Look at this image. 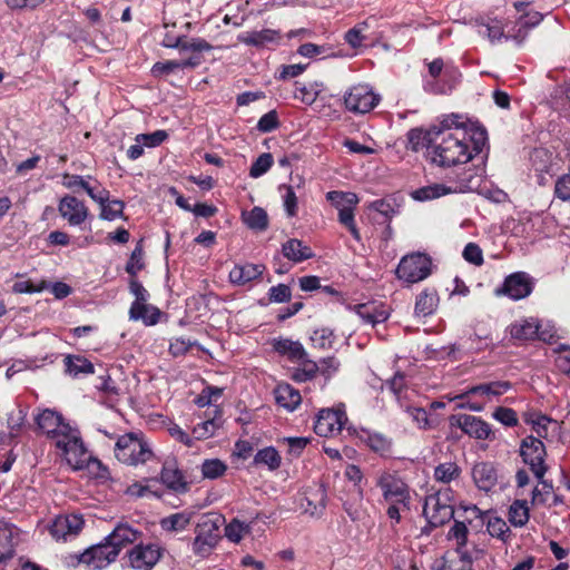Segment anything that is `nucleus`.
I'll list each match as a JSON object with an SVG mask.
<instances>
[{
  "label": "nucleus",
  "mask_w": 570,
  "mask_h": 570,
  "mask_svg": "<svg viewBox=\"0 0 570 570\" xmlns=\"http://www.w3.org/2000/svg\"><path fill=\"white\" fill-rule=\"evenodd\" d=\"M509 520L515 527L524 525L529 520V509L525 501H514L509 510Z\"/></svg>",
  "instance_id": "obj_46"
},
{
  "label": "nucleus",
  "mask_w": 570,
  "mask_h": 570,
  "mask_svg": "<svg viewBox=\"0 0 570 570\" xmlns=\"http://www.w3.org/2000/svg\"><path fill=\"white\" fill-rule=\"evenodd\" d=\"M164 552L165 549L158 543H138L127 552V566L134 570H151Z\"/></svg>",
  "instance_id": "obj_9"
},
{
  "label": "nucleus",
  "mask_w": 570,
  "mask_h": 570,
  "mask_svg": "<svg viewBox=\"0 0 570 570\" xmlns=\"http://www.w3.org/2000/svg\"><path fill=\"white\" fill-rule=\"evenodd\" d=\"M461 119L462 116L452 114L428 130L411 129L407 134L409 148L416 153L424 150L425 159L440 168L469 163L487 147L488 132L484 127L465 125Z\"/></svg>",
  "instance_id": "obj_1"
},
{
  "label": "nucleus",
  "mask_w": 570,
  "mask_h": 570,
  "mask_svg": "<svg viewBox=\"0 0 570 570\" xmlns=\"http://www.w3.org/2000/svg\"><path fill=\"white\" fill-rule=\"evenodd\" d=\"M264 271L265 266L263 264L246 263L235 265L229 272V279L234 284L245 285L246 283L261 277Z\"/></svg>",
  "instance_id": "obj_23"
},
{
  "label": "nucleus",
  "mask_w": 570,
  "mask_h": 570,
  "mask_svg": "<svg viewBox=\"0 0 570 570\" xmlns=\"http://www.w3.org/2000/svg\"><path fill=\"white\" fill-rule=\"evenodd\" d=\"M142 535V532L132 528L127 523H119L114 531L106 537V540L110 542V544L117 549V553L121 551L128 544H132L139 540Z\"/></svg>",
  "instance_id": "obj_22"
},
{
  "label": "nucleus",
  "mask_w": 570,
  "mask_h": 570,
  "mask_svg": "<svg viewBox=\"0 0 570 570\" xmlns=\"http://www.w3.org/2000/svg\"><path fill=\"white\" fill-rule=\"evenodd\" d=\"M487 529L490 535L499 538L502 541H505L510 533L508 524L501 518L489 519Z\"/></svg>",
  "instance_id": "obj_55"
},
{
  "label": "nucleus",
  "mask_w": 570,
  "mask_h": 570,
  "mask_svg": "<svg viewBox=\"0 0 570 570\" xmlns=\"http://www.w3.org/2000/svg\"><path fill=\"white\" fill-rule=\"evenodd\" d=\"M556 366L563 373H570V346L561 345L558 348Z\"/></svg>",
  "instance_id": "obj_64"
},
{
  "label": "nucleus",
  "mask_w": 570,
  "mask_h": 570,
  "mask_svg": "<svg viewBox=\"0 0 570 570\" xmlns=\"http://www.w3.org/2000/svg\"><path fill=\"white\" fill-rule=\"evenodd\" d=\"M193 517V511L184 510L161 519L160 527L163 530L169 532L184 531L189 525Z\"/></svg>",
  "instance_id": "obj_35"
},
{
  "label": "nucleus",
  "mask_w": 570,
  "mask_h": 570,
  "mask_svg": "<svg viewBox=\"0 0 570 570\" xmlns=\"http://www.w3.org/2000/svg\"><path fill=\"white\" fill-rule=\"evenodd\" d=\"M472 476L480 490L489 491L497 483V472L489 462H479L472 469Z\"/></svg>",
  "instance_id": "obj_26"
},
{
  "label": "nucleus",
  "mask_w": 570,
  "mask_h": 570,
  "mask_svg": "<svg viewBox=\"0 0 570 570\" xmlns=\"http://www.w3.org/2000/svg\"><path fill=\"white\" fill-rule=\"evenodd\" d=\"M281 455L273 446H267L259 450L254 456V464L265 465L269 470H276L281 465Z\"/></svg>",
  "instance_id": "obj_41"
},
{
  "label": "nucleus",
  "mask_w": 570,
  "mask_h": 570,
  "mask_svg": "<svg viewBox=\"0 0 570 570\" xmlns=\"http://www.w3.org/2000/svg\"><path fill=\"white\" fill-rule=\"evenodd\" d=\"M89 180H92L91 176L83 177L80 175L70 174H65L62 176V185L66 188L73 191L83 189L94 202L101 203L104 199H106L105 188L100 187L99 184H97V186H91Z\"/></svg>",
  "instance_id": "obj_18"
},
{
  "label": "nucleus",
  "mask_w": 570,
  "mask_h": 570,
  "mask_svg": "<svg viewBox=\"0 0 570 570\" xmlns=\"http://www.w3.org/2000/svg\"><path fill=\"white\" fill-rule=\"evenodd\" d=\"M455 421L458 426L472 438L488 440L492 435L491 426L480 417L461 414L455 417Z\"/></svg>",
  "instance_id": "obj_20"
},
{
  "label": "nucleus",
  "mask_w": 570,
  "mask_h": 570,
  "mask_svg": "<svg viewBox=\"0 0 570 570\" xmlns=\"http://www.w3.org/2000/svg\"><path fill=\"white\" fill-rule=\"evenodd\" d=\"M27 411L20 405H13L8 412L7 426L10 431V436L16 438L24 424Z\"/></svg>",
  "instance_id": "obj_42"
},
{
  "label": "nucleus",
  "mask_w": 570,
  "mask_h": 570,
  "mask_svg": "<svg viewBox=\"0 0 570 570\" xmlns=\"http://www.w3.org/2000/svg\"><path fill=\"white\" fill-rule=\"evenodd\" d=\"M520 452L524 463L530 466L531 471L543 484V488L551 490L552 487L543 480L547 472L544 464L546 446L543 442L539 438L527 436L521 443Z\"/></svg>",
  "instance_id": "obj_7"
},
{
  "label": "nucleus",
  "mask_w": 570,
  "mask_h": 570,
  "mask_svg": "<svg viewBox=\"0 0 570 570\" xmlns=\"http://www.w3.org/2000/svg\"><path fill=\"white\" fill-rule=\"evenodd\" d=\"M281 32L274 29L253 30L239 33L237 40L256 48H269L281 41Z\"/></svg>",
  "instance_id": "obj_19"
},
{
  "label": "nucleus",
  "mask_w": 570,
  "mask_h": 570,
  "mask_svg": "<svg viewBox=\"0 0 570 570\" xmlns=\"http://www.w3.org/2000/svg\"><path fill=\"white\" fill-rule=\"evenodd\" d=\"M200 63L202 58L199 56H190L184 60L159 61L153 66L151 72L154 76L158 77L164 73H173L176 70L193 69L198 67Z\"/></svg>",
  "instance_id": "obj_24"
},
{
  "label": "nucleus",
  "mask_w": 570,
  "mask_h": 570,
  "mask_svg": "<svg viewBox=\"0 0 570 570\" xmlns=\"http://www.w3.org/2000/svg\"><path fill=\"white\" fill-rule=\"evenodd\" d=\"M167 138V131L156 130L151 134L137 135L136 142L142 144L145 147L153 148L161 145Z\"/></svg>",
  "instance_id": "obj_56"
},
{
  "label": "nucleus",
  "mask_w": 570,
  "mask_h": 570,
  "mask_svg": "<svg viewBox=\"0 0 570 570\" xmlns=\"http://www.w3.org/2000/svg\"><path fill=\"white\" fill-rule=\"evenodd\" d=\"M273 347L277 353L286 355L291 361H303L307 356L303 345L289 338L274 340Z\"/></svg>",
  "instance_id": "obj_30"
},
{
  "label": "nucleus",
  "mask_w": 570,
  "mask_h": 570,
  "mask_svg": "<svg viewBox=\"0 0 570 570\" xmlns=\"http://www.w3.org/2000/svg\"><path fill=\"white\" fill-rule=\"evenodd\" d=\"M529 30L524 26V22L520 18L512 23L505 31V40H511L515 45L521 46L529 35Z\"/></svg>",
  "instance_id": "obj_50"
},
{
  "label": "nucleus",
  "mask_w": 570,
  "mask_h": 570,
  "mask_svg": "<svg viewBox=\"0 0 570 570\" xmlns=\"http://www.w3.org/2000/svg\"><path fill=\"white\" fill-rule=\"evenodd\" d=\"M352 309L365 324H371L372 326L385 322L390 316L389 309L379 302L357 304Z\"/></svg>",
  "instance_id": "obj_21"
},
{
  "label": "nucleus",
  "mask_w": 570,
  "mask_h": 570,
  "mask_svg": "<svg viewBox=\"0 0 570 570\" xmlns=\"http://www.w3.org/2000/svg\"><path fill=\"white\" fill-rule=\"evenodd\" d=\"M380 101V96L367 85H356L344 96L345 107L355 114L371 111Z\"/></svg>",
  "instance_id": "obj_11"
},
{
  "label": "nucleus",
  "mask_w": 570,
  "mask_h": 570,
  "mask_svg": "<svg viewBox=\"0 0 570 570\" xmlns=\"http://www.w3.org/2000/svg\"><path fill=\"white\" fill-rule=\"evenodd\" d=\"M463 257L466 262L480 266L483 264L482 249L474 243H469L463 250Z\"/></svg>",
  "instance_id": "obj_63"
},
{
  "label": "nucleus",
  "mask_w": 570,
  "mask_h": 570,
  "mask_svg": "<svg viewBox=\"0 0 570 570\" xmlns=\"http://www.w3.org/2000/svg\"><path fill=\"white\" fill-rule=\"evenodd\" d=\"M431 258L423 253L404 256L396 268L399 279L414 284L425 279L431 274Z\"/></svg>",
  "instance_id": "obj_6"
},
{
  "label": "nucleus",
  "mask_w": 570,
  "mask_h": 570,
  "mask_svg": "<svg viewBox=\"0 0 570 570\" xmlns=\"http://www.w3.org/2000/svg\"><path fill=\"white\" fill-rule=\"evenodd\" d=\"M226 469L227 465L218 459L205 460L202 464L203 476L207 479H217L222 476Z\"/></svg>",
  "instance_id": "obj_49"
},
{
  "label": "nucleus",
  "mask_w": 570,
  "mask_h": 570,
  "mask_svg": "<svg viewBox=\"0 0 570 570\" xmlns=\"http://www.w3.org/2000/svg\"><path fill=\"white\" fill-rule=\"evenodd\" d=\"M38 428L55 441L57 449L70 466L82 469L89 460V454L77 429L66 423L62 416L51 410L42 411L36 419Z\"/></svg>",
  "instance_id": "obj_2"
},
{
  "label": "nucleus",
  "mask_w": 570,
  "mask_h": 570,
  "mask_svg": "<svg viewBox=\"0 0 570 570\" xmlns=\"http://www.w3.org/2000/svg\"><path fill=\"white\" fill-rule=\"evenodd\" d=\"M461 474V469L454 462H445L439 464L434 469V478L439 482L450 483L453 480H456Z\"/></svg>",
  "instance_id": "obj_43"
},
{
  "label": "nucleus",
  "mask_w": 570,
  "mask_h": 570,
  "mask_svg": "<svg viewBox=\"0 0 570 570\" xmlns=\"http://www.w3.org/2000/svg\"><path fill=\"white\" fill-rule=\"evenodd\" d=\"M423 514L428 522L436 528L449 522L454 514V509L446 492H438L426 497Z\"/></svg>",
  "instance_id": "obj_8"
},
{
  "label": "nucleus",
  "mask_w": 570,
  "mask_h": 570,
  "mask_svg": "<svg viewBox=\"0 0 570 570\" xmlns=\"http://www.w3.org/2000/svg\"><path fill=\"white\" fill-rule=\"evenodd\" d=\"M539 324L535 320H521L511 324L510 334L519 341H530L538 336Z\"/></svg>",
  "instance_id": "obj_33"
},
{
  "label": "nucleus",
  "mask_w": 570,
  "mask_h": 570,
  "mask_svg": "<svg viewBox=\"0 0 570 570\" xmlns=\"http://www.w3.org/2000/svg\"><path fill=\"white\" fill-rule=\"evenodd\" d=\"M311 341L315 347L322 350L331 348L334 342V334L330 328H318L313 332Z\"/></svg>",
  "instance_id": "obj_52"
},
{
  "label": "nucleus",
  "mask_w": 570,
  "mask_h": 570,
  "mask_svg": "<svg viewBox=\"0 0 570 570\" xmlns=\"http://www.w3.org/2000/svg\"><path fill=\"white\" fill-rule=\"evenodd\" d=\"M283 255L294 264L314 256L312 248L297 238H291L282 245Z\"/></svg>",
  "instance_id": "obj_25"
},
{
  "label": "nucleus",
  "mask_w": 570,
  "mask_h": 570,
  "mask_svg": "<svg viewBox=\"0 0 570 570\" xmlns=\"http://www.w3.org/2000/svg\"><path fill=\"white\" fill-rule=\"evenodd\" d=\"M160 479L167 488L176 492H185L187 490V482L184 480V475L175 462H166L164 464Z\"/></svg>",
  "instance_id": "obj_28"
},
{
  "label": "nucleus",
  "mask_w": 570,
  "mask_h": 570,
  "mask_svg": "<svg viewBox=\"0 0 570 570\" xmlns=\"http://www.w3.org/2000/svg\"><path fill=\"white\" fill-rule=\"evenodd\" d=\"M250 530L249 523L233 519L225 528V535L232 542L238 543Z\"/></svg>",
  "instance_id": "obj_44"
},
{
  "label": "nucleus",
  "mask_w": 570,
  "mask_h": 570,
  "mask_svg": "<svg viewBox=\"0 0 570 570\" xmlns=\"http://www.w3.org/2000/svg\"><path fill=\"white\" fill-rule=\"evenodd\" d=\"M292 297L291 287L286 284L272 286L268 291V299L272 303H286Z\"/></svg>",
  "instance_id": "obj_57"
},
{
  "label": "nucleus",
  "mask_w": 570,
  "mask_h": 570,
  "mask_svg": "<svg viewBox=\"0 0 570 570\" xmlns=\"http://www.w3.org/2000/svg\"><path fill=\"white\" fill-rule=\"evenodd\" d=\"M525 421L533 425V429L537 432L539 438H547L549 426L556 425V422H553L552 420L548 419L547 416L540 415V414H529L525 417Z\"/></svg>",
  "instance_id": "obj_51"
},
{
  "label": "nucleus",
  "mask_w": 570,
  "mask_h": 570,
  "mask_svg": "<svg viewBox=\"0 0 570 570\" xmlns=\"http://www.w3.org/2000/svg\"><path fill=\"white\" fill-rule=\"evenodd\" d=\"M58 212L71 226L81 225L89 215L85 203L71 195H66L60 199Z\"/></svg>",
  "instance_id": "obj_15"
},
{
  "label": "nucleus",
  "mask_w": 570,
  "mask_h": 570,
  "mask_svg": "<svg viewBox=\"0 0 570 570\" xmlns=\"http://www.w3.org/2000/svg\"><path fill=\"white\" fill-rule=\"evenodd\" d=\"M47 288V283L42 281L40 284H33L31 281H19L12 286V291L17 294L39 293Z\"/></svg>",
  "instance_id": "obj_60"
},
{
  "label": "nucleus",
  "mask_w": 570,
  "mask_h": 570,
  "mask_svg": "<svg viewBox=\"0 0 570 570\" xmlns=\"http://www.w3.org/2000/svg\"><path fill=\"white\" fill-rule=\"evenodd\" d=\"M273 165V156L269 153L262 154L252 165L249 169V176L253 178H258Z\"/></svg>",
  "instance_id": "obj_53"
},
{
  "label": "nucleus",
  "mask_w": 570,
  "mask_h": 570,
  "mask_svg": "<svg viewBox=\"0 0 570 570\" xmlns=\"http://www.w3.org/2000/svg\"><path fill=\"white\" fill-rule=\"evenodd\" d=\"M160 311L148 304V302L138 306H130L129 318L131 321H142L145 325H155L158 323Z\"/></svg>",
  "instance_id": "obj_36"
},
{
  "label": "nucleus",
  "mask_w": 570,
  "mask_h": 570,
  "mask_svg": "<svg viewBox=\"0 0 570 570\" xmlns=\"http://www.w3.org/2000/svg\"><path fill=\"white\" fill-rule=\"evenodd\" d=\"M115 455L124 464L136 466L150 461L154 452L142 434L131 432L118 438Z\"/></svg>",
  "instance_id": "obj_3"
},
{
  "label": "nucleus",
  "mask_w": 570,
  "mask_h": 570,
  "mask_svg": "<svg viewBox=\"0 0 570 570\" xmlns=\"http://www.w3.org/2000/svg\"><path fill=\"white\" fill-rule=\"evenodd\" d=\"M466 187H468L466 184H460L454 187H448L444 184H433V185H429V186L416 189L413 193V197H414V199L421 200V202L432 200V199L439 198L441 196H444V195H448L451 193H455L458 190L462 191Z\"/></svg>",
  "instance_id": "obj_27"
},
{
  "label": "nucleus",
  "mask_w": 570,
  "mask_h": 570,
  "mask_svg": "<svg viewBox=\"0 0 570 570\" xmlns=\"http://www.w3.org/2000/svg\"><path fill=\"white\" fill-rule=\"evenodd\" d=\"M243 222L250 229L265 230L268 227V216L262 207H254L242 213Z\"/></svg>",
  "instance_id": "obj_37"
},
{
  "label": "nucleus",
  "mask_w": 570,
  "mask_h": 570,
  "mask_svg": "<svg viewBox=\"0 0 570 570\" xmlns=\"http://www.w3.org/2000/svg\"><path fill=\"white\" fill-rule=\"evenodd\" d=\"M554 195L562 202H570V175H563L557 179Z\"/></svg>",
  "instance_id": "obj_62"
},
{
  "label": "nucleus",
  "mask_w": 570,
  "mask_h": 570,
  "mask_svg": "<svg viewBox=\"0 0 570 570\" xmlns=\"http://www.w3.org/2000/svg\"><path fill=\"white\" fill-rule=\"evenodd\" d=\"M83 519L78 514H67L57 517L51 527L50 533L57 540H68L76 537L82 529Z\"/></svg>",
  "instance_id": "obj_17"
},
{
  "label": "nucleus",
  "mask_w": 570,
  "mask_h": 570,
  "mask_svg": "<svg viewBox=\"0 0 570 570\" xmlns=\"http://www.w3.org/2000/svg\"><path fill=\"white\" fill-rule=\"evenodd\" d=\"M275 399L279 406L286 410H295L302 401L299 392L289 384H279L275 389Z\"/></svg>",
  "instance_id": "obj_31"
},
{
  "label": "nucleus",
  "mask_w": 570,
  "mask_h": 570,
  "mask_svg": "<svg viewBox=\"0 0 570 570\" xmlns=\"http://www.w3.org/2000/svg\"><path fill=\"white\" fill-rule=\"evenodd\" d=\"M302 363V367L297 368L293 375L294 380L298 382H305L307 380L313 379L316 373L318 372V364L307 360L306 357L303 361H299Z\"/></svg>",
  "instance_id": "obj_54"
},
{
  "label": "nucleus",
  "mask_w": 570,
  "mask_h": 570,
  "mask_svg": "<svg viewBox=\"0 0 570 570\" xmlns=\"http://www.w3.org/2000/svg\"><path fill=\"white\" fill-rule=\"evenodd\" d=\"M346 421L347 417L343 410L324 409L317 414L314 423V431L320 436H335L342 431Z\"/></svg>",
  "instance_id": "obj_13"
},
{
  "label": "nucleus",
  "mask_w": 570,
  "mask_h": 570,
  "mask_svg": "<svg viewBox=\"0 0 570 570\" xmlns=\"http://www.w3.org/2000/svg\"><path fill=\"white\" fill-rule=\"evenodd\" d=\"M511 389L512 383L509 381H492L471 386L456 397L463 400L469 395H476L483 397L485 402H492L509 392Z\"/></svg>",
  "instance_id": "obj_16"
},
{
  "label": "nucleus",
  "mask_w": 570,
  "mask_h": 570,
  "mask_svg": "<svg viewBox=\"0 0 570 570\" xmlns=\"http://www.w3.org/2000/svg\"><path fill=\"white\" fill-rule=\"evenodd\" d=\"M129 291L135 296L131 306H138L148 302L149 293L136 278H131L129 283Z\"/></svg>",
  "instance_id": "obj_59"
},
{
  "label": "nucleus",
  "mask_w": 570,
  "mask_h": 570,
  "mask_svg": "<svg viewBox=\"0 0 570 570\" xmlns=\"http://www.w3.org/2000/svg\"><path fill=\"white\" fill-rule=\"evenodd\" d=\"M367 21H362L357 23L355 27H353L345 33V41L354 49L360 48L361 46H363L364 40L367 39V37L364 35V31L367 29Z\"/></svg>",
  "instance_id": "obj_48"
},
{
  "label": "nucleus",
  "mask_w": 570,
  "mask_h": 570,
  "mask_svg": "<svg viewBox=\"0 0 570 570\" xmlns=\"http://www.w3.org/2000/svg\"><path fill=\"white\" fill-rule=\"evenodd\" d=\"M212 49H213V46L203 38H195V37L189 38V37L183 36L179 51L180 52L190 51V52H193L191 56H198V53L204 52V51H209Z\"/></svg>",
  "instance_id": "obj_45"
},
{
  "label": "nucleus",
  "mask_w": 570,
  "mask_h": 570,
  "mask_svg": "<svg viewBox=\"0 0 570 570\" xmlns=\"http://www.w3.org/2000/svg\"><path fill=\"white\" fill-rule=\"evenodd\" d=\"M366 445L376 453L385 455L390 452L392 442L390 439L380 433L364 432L361 436Z\"/></svg>",
  "instance_id": "obj_40"
},
{
  "label": "nucleus",
  "mask_w": 570,
  "mask_h": 570,
  "mask_svg": "<svg viewBox=\"0 0 570 570\" xmlns=\"http://www.w3.org/2000/svg\"><path fill=\"white\" fill-rule=\"evenodd\" d=\"M142 248L140 246H137L130 255V258L126 266V272L131 276H136L137 273L142 269Z\"/></svg>",
  "instance_id": "obj_61"
},
{
  "label": "nucleus",
  "mask_w": 570,
  "mask_h": 570,
  "mask_svg": "<svg viewBox=\"0 0 570 570\" xmlns=\"http://www.w3.org/2000/svg\"><path fill=\"white\" fill-rule=\"evenodd\" d=\"M326 199L337 209L338 223L343 225L356 242H361V233L355 223V208L360 198L355 193L332 190L326 194Z\"/></svg>",
  "instance_id": "obj_5"
},
{
  "label": "nucleus",
  "mask_w": 570,
  "mask_h": 570,
  "mask_svg": "<svg viewBox=\"0 0 570 570\" xmlns=\"http://www.w3.org/2000/svg\"><path fill=\"white\" fill-rule=\"evenodd\" d=\"M66 371L72 375L94 373V365L87 358L79 355H68L65 357Z\"/></svg>",
  "instance_id": "obj_38"
},
{
  "label": "nucleus",
  "mask_w": 570,
  "mask_h": 570,
  "mask_svg": "<svg viewBox=\"0 0 570 570\" xmlns=\"http://www.w3.org/2000/svg\"><path fill=\"white\" fill-rule=\"evenodd\" d=\"M223 522V517L217 513L204 514L196 524V537L193 541V552L200 557L206 558L210 554L212 550L218 543L219 527Z\"/></svg>",
  "instance_id": "obj_4"
},
{
  "label": "nucleus",
  "mask_w": 570,
  "mask_h": 570,
  "mask_svg": "<svg viewBox=\"0 0 570 570\" xmlns=\"http://www.w3.org/2000/svg\"><path fill=\"white\" fill-rule=\"evenodd\" d=\"M492 416L505 426H515L518 424L517 413L510 407L500 406L493 412Z\"/></svg>",
  "instance_id": "obj_58"
},
{
  "label": "nucleus",
  "mask_w": 570,
  "mask_h": 570,
  "mask_svg": "<svg viewBox=\"0 0 570 570\" xmlns=\"http://www.w3.org/2000/svg\"><path fill=\"white\" fill-rule=\"evenodd\" d=\"M105 193L106 199L98 203L101 207L100 217L106 220H115L116 218L122 217L124 202L119 199L109 200V191L105 189Z\"/></svg>",
  "instance_id": "obj_39"
},
{
  "label": "nucleus",
  "mask_w": 570,
  "mask_h": 570,
  "mask_svg": "<svg viewBox=\"0 0 570 570\" xmlns=\"http://www.w3.org/2000/svg\"><path fill=\"white\" fill-rule=\"evenodd\" d=\"M439 303V296L434 288H425L422 291L415 301L414 313L419 317H426L432 315Z\"/></svg>",
  "instance_id": "obj_29"
},
{
  "label": "nucleus",
  "mask_w": 570,
  "mask_h": 570,
  "mask_svg": "<svg viewBox=\"0 0 570 570\" xmlns=\"http://www.w3.org/2000/svg\"><path fill=\"white\" fill-rule=\"evenodd\" d=\"M508 23L498 18H489L480 24L479 33L487 37L492 43L505 40Z\"/></svg>",
  "instance_id": "obj_34"
},
{
  "label": "nucleus",
  "mask_w": 570,
  "mask_h": 570,
  "mask_svg": "<svg viewBox=\"0 0 570 570\" xmlns=\"http://www.w3.org/2000/svg\"><path fill=\"white\" fill-rule=\"evenodd\" d=\"M376 485L381 489L383 498L387 503H397L403 507L410 505V489L397 475L384 472L377 478Z\"/></svg>",
  "instance_id": "obj_10"
},
{
  "label": "nucleus",
  "mask_w": 570,
  "mask_h": 570,
  "mask_svg": "<svg viewBox=\"0 0 570 570\" xmlns=\"http://www.w3.org/2000/svg\"><path fill=\"white\" fill-rule=\"evenodd\" d=\"M16 529L0 522V564L13 557Z\"/></svg>",
  "instance_id": "obj_32"
},
{
  "label": "nucleus",
  "mask_w": 570,
  "mask_h": 570,
  "mask_svg": "<svg viewBox=\"0 0 570 570\" xmlns=\"http://www.w3.org/2000/svg\"><path fill=\"white\" fill-rule=\"evenodd\" d=\"M117 557V549L105 539V542L92 546L81 553L79 563L88 570H101L114 562Z\"/></svg>",
  "instance_id": "obj_12"
},
{
  "label": "nucleus",
  "mask_w": 570,
  "mask_h": 570,
  "mask_svg": "<svg viewBox=\"0 0 570 570\" xmlns=\"http://www.w3.org/2000/svg\"><path fill=\"white\" fill-rule=\"evenodd\" d=\"M531 292V277L524 272H517L507 276L502 286L494 291L497 296L505 295L514 301L525 298Z\"/></svg>",
  "instance_id": "obj_14"
},
{
  "label": "nucleus",
  "mask_w": 570,
  "mask_h": 570,
  "mask_svg": "<svg viewBox=\"0 0 570 570\" xmlns=\"http://www.w3.org/2000/svg\"><path fill=\"white\" fill-rule=\"evenodd\" d=\"M220 421L219 417L215 416L213 419H208L199 424H197L193 429V435L196 440H205L213 436L216 430L219 428Z\"/></svg>",
  "instance_id": "obj_47"
}]
</instances>
